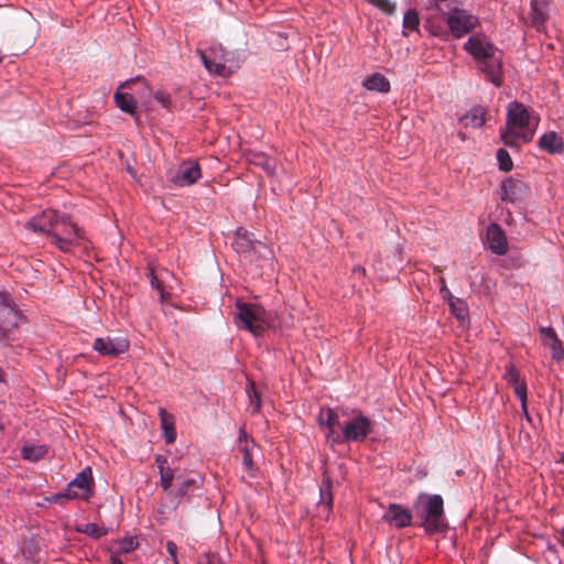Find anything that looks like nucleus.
<instances>
[{
  "label": "nucleus",
  "mask_w": 564,
  "mask_h": 564,
  "mask_svg": "<svg viewBox=\"0 0 564 564\" xmlns=\"http://www.w3.org/2000/svg\"><path fill=\"white\" fill-rule=\"evenodd\" d=\"M25 227L50 237L51 242L63 252H69L74 247L87 250L91 246L85 231L72 220L70 216L55 209H45L33 216Z\"/></svg>",
  "instance_id": "obj_1"
},
{
  "label": "nucleus",
  "mask_w": 564,
  "mask_h": 564,
  "mask_svg": "<svg viewBox=\"0 0 564 564\" xmlns=\"http://www.w3.org/2000/svg\"><path fill=\"white\" fill-rule=\"evenodd\" d=\"M538 124L539 118L523 104L512 101L508 106L506 130L501 132V139L511 148L518 147L519 143H528L533 139Z\"/></svg>",
  "instance_id": "obj_2"
},
{
  "label": "nucleus",
  "mask_w": 564,
  "mask_h": 564,
  "mask_svg": "<svg viewBox=\"0 0 564 564\" xmlns=\"http://www.w3.org/2000/svg\"><path fill=\"white\" fill-rule=\"evenodd\" d=\"M464 48L477 62L479 69L496 87L503 82L502 63L498 50L481 35H471L464 44Z\"/></svg>",
  "instance_id": "obj_3"
},
{
  "label": "nucleus",
  "mask_w": 564,
  "mask_h": 564,
  "mask_svg": "<svg viewBox=\"0 0 564 564\" xmlns=\"http://www.w3.org/2000/svg\"><path fill=\"white\" fill-rule=\"evenodd\" d=\"M235 324L239 329H245L254 336H261L274 323V316L257 303H236Z\"/></svg>",
  "instance_id": "obj_4"
},
{
  "label": "nucleus",
  "mask_w": 564,
  "mask_h": 564,
  "mask_svg": "<svg viewBox=\"0 0 564 564\" xmlns=\"http://www.w3.org/2000/svg\"><path fill=\"white\" fill-rule=\"evenodd\" d=\"M197 53L210 75L229 77L239 68L234 53L226 51L221 44L214 43L207 47H198Z\"/></svg>",
  "instance_id": "obj_5"
},
{
  "label": "nucleus",
  "mask_w": 564,
  "mask_h": 564,
  "mask_svg": "<svg viewBox=\"0 0 564 564\" xmlns=\"http://www.w3.org/2000/svg\"><path fill=\"white\" fill-rule=\"evenodd\" d=\"M94 478L90 467H86L68 482L64 492L55 494L47 498L52 503L63 505L65 500L83 499L88 500L94 494Z\"/></svg>",
  "instance_id": "obj_6"
},
{
  "label": "nucleus",
  "mask_w": 564,
  "mask_h": 564,
  "mask_svg": "<svg viewBox=\"0 0 564 564\" xmlns=\"http://www.w3.org/2000/svg\"><path fill=\"white\" fill-rule=\"evenodd\" d=\"M436 8L444 14L446 25L455 37H462L469 33L478 22L476 17L467 13L465 10L451 9L448 0H437Z\"/></svg>",
  "instance_id": "obj_7"
},
{
  "label": "nucleus",
  "mask_w": 564,
  "mask_h": 564,
  "mask_svg": "<svg viewBox=\"0 0 564 564\" xmlns=\"http://www.w3.org/2000/svg\"><path fill=\"white\" fill-rule=\"evenodd\" d=\"M23 314L18 308L11 294L7 291L0 292V339H14L13 333L23 322Z\"/></svg>",
  "instance_id": "obj_8"
},
{
  "label": "nucleus",
  "mask_w": 564,
  "mask_h": 564,
  "mask_svg": "<svg viewBox=\"0 0 564 564\" xmlns=\"http://www.w3.org/2000/svg\"><path fill=\"white\" fill-rule=\"evenodd\" d=\"M421 518L427 533L442 532L446 529L444 503L440 495H432L426 498Z\"/></svg>",
  "instance_id": "obj_9"
},
{
  "label": "nucleus",
  "mask_w": 564,
  "mask_h": 564,
  "mask_svg": "<svg viewBox=\"0 0 564 564\" xmlns=\"http://www.w3.org/2000/svg\"><path fill=\"white\" fill-rule=\"evenodd\" d=\"M372 432V422L360 412L349 421L344 422L339 434V444L362 442Z\"/></svg>",
  "instance_id": "obj_10"
},
{
  "label": "nucleus",
  "mask_w": 564,
  "mask_h": 564,
  "mask_svg": "<svg viewBox=\"0 0 564 564\" xmlns=\"http://www.w3.org/2000/svg\"><path fill=\"white\" fill-rule=\"evenodd\" d=\"M346 415L345 410H337L332 408L321 409L318 414V424L321 427L325 429V438L326 442L334 447L339 444V434L338 427L341 429L339 422V415Z\"/></svg>",
  "instance_id": "obj_11"
},
{
  "label": "nucleus",
  "mask_w": 564,
  "mask_h": 564,
  "mask_svg": "<svg viewBox=\"0 0 564 564\" xmlns=\"http://www.w3.org/2000/svg\"><path fill=\"white\" fill-rule=\"evenodd\" d=\"M130 343L126 337H98L93 348L101 356L117 357L129 350Z\"/></svg>",
  "instance_id": "obj_12"
},
{
  "label": "nucleus",
  "mask_w": 564,
  "mask_h": 564,
  "mask_svg": "<svg viewBox=\"0 0 564 564\" xmlns=\"http://www.w3.org/2000/svg\"><path fill=\"white\" fill-rule=\"evenodd\" d=\"M202 177L200 166L197 161L182 162L171 182L177 186H191Z\"/></svg>",
  "instance_id": "obj_13"
},
{
  "label": "nucleus",
  "mask_w": 564,
  "mask_h": 564,
  "mask_svg": "<svg viewBox=\"0 0 564 564\" xmlns=\"http://www.w3.org/2000/svg\"><path fill=\"white\" fill-rule=\"evenodd\" d=\"M238 448L242 454V465L246 471L250 475H254V464H253V452L256 449V442L252 437L248 435L245 426L239 429L238 435Z\"/></svg>",
  "instance_id": "obj_14"
},
{
  "label": "nucleus",
  "mask_w": 564,
  "mask_h": 564,
  "mask_svg": "<svg viewBox=\"0 0 564 564\" xmlns=\"http://www.w3.org/2000/svg\"><path fill=\"white\" fill-rule=\"evenodd\" d=\"M382 520L398 529L409 527L412 522L411 511L398 503H390Z\"/></svg>",
  "instance_id": "obj_15"
},
{
  "label": "nucleus",
  "mask_w": 564,
  "mask_h": 564,
  "mask_svg": "<svg viewBox=\"0 0 564 564\" xmlns=\"http://www.w3.org/2000/svg\"><path fill=\"white\" fill-rule=\"evenodd\" d=\"M487 242L491 252L502 256L508 251V241L505 231L497 224H491L487 228Z\"/></svg>",
  "instance_id": "obj_16"
},
{
  "label": "nucleus",
  "mask_w": 564,
  "mask_h": 564,
  "mask_svg": "<svg viewBox=\"0 0 564 564\" xmlns=\"http://www.w3.org/2000/svg\"><path fill=\"white\" fill-rule=\"evenodd\" d=\"M148 276L151 286L159 292L161 303H165L170 300L171 292L166 284V278L173 279V273L169 270H162L156 273L153 268H149Z\"/></svg>",
  "instance_id": "obj_17"
},
{
  "label": "nucleus",
  "mask_w": 564,
  "mask_h": 564,
  "mask_svg": "<svg viewBox=\"0 0 564 564\" xmlns=\"http://www.w3.org/2000/svg\"><path fill=\"white\" fill-rule=\"evenodd\" d=\"M550 11L551 2L549 0H531V25L538 31L543 30Z\"/></svg>",
  "instance_id": "obj_18"
},
{
  "label": "nucleus",
  "mask_w": 564,
  "mask_h": 564,
  "mask_svg": "<svg viewBox=\"0 0 564 564\" xmlns=\"http://www.w3.org/2000/svg\"><path fill=\"white\" fill-rule=\"evenodd\" d=\"M527 186L523 182L508 177L500 185V197L505 202L514 203L525 193Z\"/></svg>",
  "instance_id": "obj_19"
},
{
  "label": "nucleus",
  "mask_w": 564,
  "mask_h": 564,
  "mask_svg": "<svg viewBox=\"0 0 564 564\" xmlns=\"http://www.w3.org/2000/svg\"><path fill=\"white\" fill-rule=\"evenodd\" d=\"M538 147L549 154H562L564 152V140L557 132L547 131L539 138Z\"/></svg>",
  "instance_id": "obj_20"
},
{
  "label": "nucleus",
  "mask_w": 564,
  "mask_h": 564,
  "mask_svg": "<svg viewBox=\"0 0 564 564\" xmlns=\"http://www.w3.org/2000/svg\"><path fill=\"white\" fill-rule=\"evenodd\" d=\"M257 246L267 248L261 241L253 240L251 238V234L239 227L236 230L235 239L232 241V248L238 253H249L251 250L256 249Z\"/></svg>",
  "instance_id": "obj_21"
},
{
  "label": "nucleus",
  "mask_w": 564,
  "mask_h": 564,
  "mask_svg": "<svg viewBox=\"0 0 564 564\" xmlns=\"http://www.w3.org/2000/svg\"><path fill=\"white\" fill-rule=\"evenodd\" d=\"M424 28L434 36L446 37L447 25L444 20V14L435 7V12L426 18Z\"/></svg>",
  "instance_id": "obj_22"
},
{
  "label": "nucleus",
  "mask_w": 564,
  "mask_h": 564,
  "mask_svg": "<svg viewBox=\"0 0 564 564\" xmlns=\"http://www.w3.org/2000/svg\"><path fill=\"white\" fill-rule=\"evenodd\" d=\"M155 464L158 465L160 473V486L163 491L167 492L174 479V471L167 465V458L163 455L155 456Z\"/></svg>",
  "instance_id": "obj_23"
},
{
  "label": "nucleus",
  "mask_w": 564,
  "mask_h": 564,
  "mask_svg": "<svg viewBox=\"0 0 564 564\" xmlns=\"http://www.w3.org/2000/svg\"><path fill=\"white\" fill-rule=\"evenodd\" d=\"M487 110L481 106L473 107L466 115H464L459 121L468 128H480L486 121Z\"/></svg>",
  "instance_id": "obj_24"
},
{
  "label": "nucleus",
  "mask_w": 564,
  "mask_h": 564,
  "mask_svg": "<svg viewBox=\"0 0 564 564\" xmlns=\"http://www.w3.org/2000/svg\"><path fill=\"white\" fill-rule=\"evenodd\" d=\"M362 86L368 90L383 94L389 93L391 88L389 79L380 73H373L365 77Z\"/></svg>",
  "instance_id": "obj_25"
},
{
  "label": "nucleus",
  "mask_w": 564,
  "mask_h": 564,
  "mask_svg": "<svg viewBox=\"0 0 564 564\" xmlns=\"http://www.w3.org/2000/svg\"><path fill=\"white\" fill-rule=\"evenodd\" d=\"M48 453V447L44 444L25 443L21 448V457L29 462H39Z\"/></svg>",
  "instance_id": "obj_26"
},
{
  "label": "nucleus",
  "mask_w": 564,
  "mask_h": 564,
  "mask_svg": "<svg viewBox=\"0 0 564 564\" xmlns=\"http://www.w3.org/2000/svg\"><path fill=\"white\" fill-rule=\"evenodd\" d=\"M159 416H160L161 427L163 430L166 443L167 444L174 443L175 438H176V431H175V426H174V422H175L174 416L172 414L167 413V411L164 408H159Z\"/></svg>",
  "instance_id": "obj_27"
},
{
  "label": "nucleus",
  "mask_w": 564,
  "mask_h": 564,
  "mask_svg": "<svg viewBox=\"0 0 564 564\" xmlns=\"http://www.w3.org/2000/svg\"><path fill=\"white\" fill-rule=\"evenodd\" d=\"M247 161L250 164L262 167L268 175H273L275 173L274 161L263 152L250 151L247 154Z\"/></svg>",
  "instance_id": "obj_28"
},
{
  "label": "nucleus",
  "mask_w": 564,
  "mask_h": 564,
  "mask_svg": "<svg viewBox=\"0 0 564 564\" xmlns=\"http://www.w3.org/2000/svg\"><path fill=\"white\" fill-rule=\"evenodd\" d=\"M332 488H333V481H332L329 475L325 471L323 474V479H322V484L319 487V502L318 503H319V506H324L326 508L327 512H329L333 507Z\"/></svg>",
  "instance_id": "obj_29"
},
{
  "label": "nucleus",
  "mask_w": 564,
  "mask_h": 564,
  "mask_svg": "<svg viewBox=\"0 0 564 564\" xmlns=\"http://www.w3.org/2000/svg\"><path fill=\"white\" fill-rule=\"evenodd\" d=\"M113 98H115L116 106L120 110H122L123 112H127L129 115H135L137 101L131 94L121 93L120 90H117Z\"/></svg>",
  "instance_id": "obj_30"
},
{
  "label": "nucleus",
  "mask_w": 564,
  "mask_h": 564,
  "mask_svg": "<svg viewBox=\"0 0 564 564\" xmlns=\"http://www.w3.org/2000/svg\"><path fill=\"white\" fill-rule=\"evenodd\" d=\"M420 24L419 13L414 9H410L404 13L403 17V33L405 34L408 31L417 30Z\"/></svg>",
  "instance_id": "obj_31"
},
{
  "label": "nucleus",
  "mask_w": 564,
  "mask_h": 564,
  "mask_svg": "<svg viewBox=\"0 0 564 564\" xmlns=\"http://www.w3.org/2000/svg\"><path fill=\"white\" fill-rule=\"evenodd\" d=\"M250 406L252 408V413H258L261 409V397L256 389V384L253 381H249L246 388Z\"/></svg>",
  "instance_id": "obj_32"
},
{
  "label": "nucleus",
  "mask_w": 564,
  "mask_h": 564,
  "mask_svg": "<svg viewBox=\"0 0 564 564\" xmlns=\"http://www.w3.org/2000/svg\"><path fill=\"white\" fill-rule=\"evenodd\" d=\"M77 531L80 533H85L94 539H99L107 534V530L102 527H99L96 523H85L83 525H79L77 527Z\"/></svg>",
  "instance_id": "obj_33"
},
{
  "label": "nucleus",
  "mask_w": 564,
  "mask_h": 564,
  "mask_svg": "<svg viewBox=\"0 0 564 564\" xmlns=\"http://www.w3.org/2000/svg\"><path fill=\"white\" fill-rule=\"evenodd\" d=\"M449 307H451V311L452 313L458 318V319H462L464 321L467 315H468V311H467V307L465 305V303L459 300V299H451L449 300Z\"/></svg>",
  "instance_id": "obj_34"
},
{
  "label": "nucleus",
  "mask_w": 564,
  "mask_h": 564,
  "mask_svg": "<svg viewBox=\"0 0 564 564\" xmlns=\"http://www.w3.org/2000/svg\"><path fill=\"white\" fill-rule=\"evenodd\" d=\"M497 160L499 164V169L503 172H510L513 167L512 160L510 158L509 152L506 149H499L497 151Z\"/></svg>",
  "instance_id": "obj_35"
},
{
  "label": "nucleus",
  "mask_w": 564,
  "mask_h": 564,
  "mask_svg": "<svg viewBox=\"0 0 564 564\" xmlns=\"http://www.w3.org/2000/svg\"><path fill=\"white\" fill-rule=\"evenodd\" d=\"M371 6L378 8L383 13L393 14L395 11V3L391 0H366Z\"/></svg>",
  "instance_id": "obj_36"
},
{
  "label": "nucleus",
  "mask_w": 564,
  "mask_h": 564,
  "mask_svg": "<svg viewBox=\"0 0 564 564\" xmlns=\"http://www.w3.org/2000/svg\"><path fill=\"white\" fill-rule=\"evenodd\" d=\"M514 394L521 401V408L525 414H528L527 410V383L522 380L519 383L513 384Z\"/></svg>",
  "instance_id": "obj_37"
},
{
  "label": "nucleus",
  "mask_w": 564,
  "mask_h": 564,
  "mask_svg": "<svg viewBox=\"0 0 564 564\" xmlns=\"http://www.w3.org/2000/svg\"><path fill=\"white\" fill-rule=\"evenodd\" d=\"M196 487V480L194 478H187L178 485L175 491V496L177 498L184 497L189 491H193Z\"/></svg>",
  "instance_id": "obj_38"
},
{
  "label": "nucleus",
  "mask_w": 564,
  "mask_h": 564,
  "mask_svg": "<svg viewBox=\"0 0 564 564\" xmlns=\"http://www.w3.org/2000/svg\"><path fill=\"white\" fill-rule=\"evenodd\" d=\"M546 346L550 347L551 352H552V358L554 360L561 361L564 359V347H563V344L560 340V338L549 343V345H546Z\"/></svg>",
  "instance_id": "obj_39"
},
{
  "label": "nucleus",
  "mask_w": 564,
  "mask_h": 564,
  "mask_svg": "<svg viewBox=\"0 0 564 564\" xmlns=\"http://www.w3.org/2000/svg\"><path fill=\"white\" fill-rule=\"evenodd\" d=\"M505 379L512 386L522 381L520 380L519 371L517 370L513 364H508L506 366Z\"/></svg>",
  "instance_id": "obj_40"
},
{
  "label": "nucleus",
  "mask_w": 564,
  "mask_h": 564,
  "mask_svg": "<svg viewBox=\"0 0 564 564\" xmlns=\"http://www.w3.org/2000/svg\"><path fill=\"white\" fill-rule=\"evenodd\" d=\"M139 543L132 536H126L119 541V551L128 553L138 547Z\"/></svg>",
  "instance_id": "obj_41"
},
{
  "label": "nucleus",
  "mask_w": 564,
  "mask_h": 564,
  "mask_svg": "<svg viewBox=\"0 0 564 564\" xmlns=\"http://www.w3.org/2000/svg\"><path fill=\"white\" fill-rule=\"evenodd\" d=\"M540 333L542 335V344L544 346L549 345V343L558 338L555 330L552 327H541Z\"/></svg>",
  "instance_id": "obj_42"
},
{
  "label": "nucleus",
  "mask_w": 564,
  "mask_h": 564,
  "mask_svg": "<svg viewBox=\"0 0 564 564\" xmlns=\"http://www.w3.org/2000/svg\"><path fill=\"white\" fill-rule=\"evenodd\" d=\"M198 564H224V562L217 554L207 553L199 558Z\"/></svg>",
  "instance_id": "obj_43"
},
{
  "label": "nucleus",
  "mask_w": 564,
  "mask_h": 564,
  "mask_svg": "<svg viewBox=\"0 0 564 564\" xmlns=\"http://www.w3.org/2000/svg\"><path fill=\"white\" fill-rule=\"evenodd\" d=\"M166 551L171 557L172 564H180L178 557H177V545L173 541L166 542Z\"/></svg>",
  "instance_id": "obj_44"
},
{
  "label": "nucleus",
  "mask_w": 564,
  "mask_h": 564,
  "mask_svg": "<svg viewBox=\"0 0 564 564\" xmlns=\"http://www.w3.org/2000/svg\"><path fill=\"white\" fill-rule=\"evenodd\" d=\"M154 98L164 108H167L170 106V104H171L170 95H167V94H165L163 91H158L154 95Z\"/></svg>",
  "instance_id": "obj_45"
},
{
  "label": "nucleus",
  "mask_w": 564,
  "mask_h": 564,
  "mask_svg": "<svg viewBox=\"0 0 564 564\" xmlns=\"http://www.w3.org/2000/svg\"><path fill=\"white\" fill-rule=\"evenodd\" d=\"M438 282H440V291L443 294V296L448 297V300L453 299V295L446 285V281H445L444 276L441 275L438 279Z\"/></svg>",
  "instance_id": "obj_46"
},
{
  "label": "nucleus",
  "mask_w": 564,
  "mask_h": 564,
  "mask_svg": "<svg viewBox=\"0 0 564 564\" xmlns=\"http://www.w3.org/2000/svg\"><path fill=\"white\" fill-rule=\"evenodd\" d=\"M22 553L25 557L36 561L37 550L35 547H32L30 545H25L22 549Z\"/></svg>",
  "instance_id": "obj_47"
},
{
  "label": "nucleus",
  "mask_w": 564,
  "mask_h": 564,
  "mask_svg": "<svg viewBox=\"0 0 564 564\" xmlns=\"http://www.w3.org/2000/svg\"><path fill=\"white\" fill-rule=\"evenodd\" d=\"M352 271H354V273L360 274V275H365V273H366L365 268H362L360 265L355 267Z\"/></svg>",
  "instance_id": "obj_48"
},
{
  "label": "nucleus",
  "mask_w": 564,
  "mask_h": 564,
  "mask_svg": "<svg viewBox=\"0 0 564 564\" xmlns=\"http://www.w3.org/2000/svg\"><path fill=\"white\" fill-rule=\"evenodd\" d=\"M4 377H6V373H4L3 369L0 367V382H4Z\"/></svg>",
  "instance_id": "obj_49"
},
{
  "label": "nucleus",
  "mask_w": 564,
  "mask_h": 564,
  "mask_svg": "<svg viewBox=\"0 0 564 564\" xmlns=\"http://www.w3.org/2000/svg\"><path fill=\"white\" fill-rule=\"evenodd\" d=\"M111 564H123L120 560L112 557Z\"/></svg>",
  "instance_id": "obj_50"
},
{
  "label": "nucleus",
  "mask_w": 564,
  "mask_h": 564,
  "mask_svg": "<svg viewBox=\"0 0 564 564\" xmlns=\"http://www.w3.org/2000/svg\"><path fill=\"white\" fill-rule=\"evenodd\" d=\"M560 463L564 464V452L561 454Z\"/></svg>",
  "instance_id": "obj_51"
},
{
  "label": "nucleus",
  "mask_w": 564,
  "mask_h": 564,
  "mask_svg": "<svg viewBox=\"0 0 564 564\" xmlns=\"http://www.w3.org/2000/svg\"><path fill=\"white\" fill-rule=\"evenodd\" d=\"M3 430V425H2V422L0 421V431Z\"/></svg>",
  "instance_id": "obj_52"
},
{
  "label": "nucleus",
  "mask_w": 564,
  "mask_h": 564,
  "mask_svg": "<svg viewBox=\"0 0 564 564\" xmlns=\"http://www.w3.org/2000/svg\"><path fill=\"white\" fill-rule=\"evenodd\" d=\"M562 535H563V538H564V527H563Z\"/></svg>",
  "instance_id": "obj_53"
}]
</instances>
